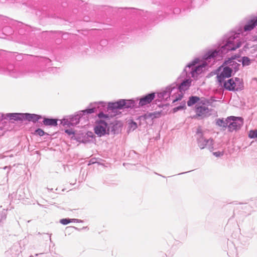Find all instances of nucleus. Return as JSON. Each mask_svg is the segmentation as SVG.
I'll return each instance as SVG.
<instances>
[{"label": "nucleus", "mask_w": 257, "mask_h": 257, "mask_svg": "<svg viewBox=\"0 0 257 257\" xmlns=\"http://www.w3.org/2000/svg\"><path fill=\"white\" fill-rule=\"evenodd\" d=\"M26 120L32 121L33 122H36L39 119L42 118L41 115L36 114H31L26 113Z\"/></svg>", "instance_id": "obj_16"}, {"label": "nucleus", "mask_w": 257, "mask_h": 257, "mask_svg": "<svg viewBox=\"0 0 257 257\" xmlns=\"http://www.w3.org/2000/svg\"><path fill=\"white\" fill-rule=\"evenodd\" d=\"M178 89L177 88V83H174L168 86L165 89L158 93V97L159 98L166 99L168 100L169 98L173 101V95L177 96L176 92Z\"/></svg>", "instance_id": "obj_4"}, {"label": "nucleus", "mask_w": 257, "mask_h": 257, "mask_svg": "<svg viewBox=\"0 0 257 257\" xmlns=\"http://www.w3.org/2000/svg\"><path fill=\"white\" fill-rule=\"evenodd\" d=\"M36 133L40 136H43L45 134L44 132L42 129L40 128L36 130Z\"/></svg>", "instance_id": "obj_27"}, {"label": "nucleus", "mask_w": 257, "mask_h": 257, "mask_svg": "<svg viewBox=\"0 0 257 257\" xmlns=\"http://www.w3.org/2000/svg\"><path fill=\"white\" fill-rule=\"evenodd\" d=\"M196 114L200 116H206L209 113V109L205 106H197L196 108Z\"/></svg>", "instance_id": "obj_13"}, {"label": "nucleus", "mask_w": 257, "mask_h": 257, "mask_svg": "<svg viewBox=\"0 0 257 257\" xmlns=\"http://www.w3.org/2000/svg\"><path fill=\"white\" fill-rule=\"evenodd\" d=\"M43 123L45 125L56 126L57 125V119L45 118L43 120Z\"/></svg>", "instance_id": "obj_17"}, {"label": "nucleus", "mask_w": 257, "mask_h": 257, "mask_svg": "<svg viewBox=\"0 0 257 257\" xmlns=\"http://www.w3.org/2000/svg\"><path fill=\"white\" fill-rule=\"evenodd\" d=\"M93 134L92 132H88L83 137L81 141H79L80 142H82L83 143H86L87 142H89L90 140L89 138H91L92 139L93 138Z\"/></svg>", "instance_id": "obj_20"}, {"label": "nucleus", "mask_w": 257, "mask_h": 257, "mask_svg": "<svg viewBox=\"0 0 257 257\" xmlns=\"http://www.w3.org/2000/svg\"><path fill=\"white\" fill-rule=\"evenodd\" d=\"M26 113H17V120H26Z\"/></svg>", "instance_id": "obj_24"}, {"label": "nucleus", "mask_w": 257, "mask_h": 257, "mask_svg": "<svg viewBox=\"0 0 257 257\" xmlns=\"http://www.w3.org/2000/svg\"><path fill=\"white\" fill-rule=\"evenodd\" d=\"M228 129L229 132L239 130L243 124V119L241 117L231 116L227 117Z\"/></svg>", "instance_id": "obj_6"}, {"label": "nucleus", "mask_w": 257, "mask_h": 257, "mask_svg": "<svg viewBox=\"0 0 257 257\" xmlns=\"http://www.w3.org/2000/svg\"><path fill=\"white\" fill-rule=\"evenodd\" d=\"M184 173H182V174H183ZM180 174H182V173H179L178 175H180Z\"/></svg>", "instance_id": "obj_37"}, {"label": "nucleus", "mask_w": 257, "mask_h": 257, "mask_svg": "<svg viewBox=\"0 0 257 257\" xmlns=\"http://www.w3.org/2000/svg\"><path fill=\"white\" fill-rule=\"evenodd\" d=\"M162 111H156L152 112H147L144 115V118L146 119H154V118H159L161 116Z\"/></svg>", "instance_id": "obj_15"}, {"label": "nucleus", "mask_w": 257, "mask_h": 257, "mask_svg": "<svg viewBox=\"0 0 257 257\" xmlns=\"http://www.w3.org/2000/svg\"><path fill=\"white\" fill-rule=\"evenodd\" d=\"M65 133H67L69 135L74 134V132L71 129H67L65 131Z\"/></svg>", "instance_id": "obj_31"}, {"label": "nucleus", "mask_w": 257, "mask_h": 257, "mask_svg": "<svg viewBox=\"0 0 257 257\" xmlns=\"http://www.w3.org/2000/svg\"><path fill=\"white\" fill-rule=\"evenodd\" d=\"M248 137L251 139L257 138V130L250 131L248 134Z\"/></svg>", "instance_id": "obj_23"}, {"label": "nucleus", "mask_w": 257, "mask_h": 257, "mask_svg": "<svg viewBox=\"0 0 257 257\" xmlns=\"http://www.w3.org/2000/svg\"><path fill=\"white\" fill-rule=\"evenodd\" d=\"M94 131L95 134L99 137L109 135L108 121L102 119L96 120Z\"/></svg>", "instance_id": "obj_5"}, {"label": "nucleus", "mask_w": 257, "mask_h": 257, "mask_svg": "<svg viewBox=\"0 0 257 257\" xmlns=\"http://www.w3.org/2000/svg\"><path fill=\"white\" fill-rule=\"evenodd\" d=\"M257 26V16L249 21L244 26V31H249L252 30L254 27Z\"/></svg>", "instance_id": "obj_14"}, {"label": "nucleus", "mask_w": 257, "mask_h": 257, "mask_svg": "<svg viewBox=\"0 0 257 257\" xmlns=\"http://www.w3.org/2000/svg\"><path fill=\"white\" fill-rule=\"evenodd\" d=\"M199 97L196 96H192L190 97L189 100L187 101L188 106H192L193 105L196 103L199 100Z\"/></svg>", "instance_id": "obj_19"}, {"label": "nucleus", "mask_w": 257, "mask_h": 257, "mask_svg": "<svg viewBox=\"0 0 257 257\" xmlns=\"http://www.w3.org/2000/svg\"><path fill=\"white\" fill-rule=\"evenodd\" d=\"M232 70L231 68L226 66L223 68L222 71L217 75V78L220 85L226 78H229L231 76Z\"/></svg>", "instance_id": "obj_8"}, {"label": "nucleus", "mask_w": 257, "mask_h": 257, "mask_svg": "<svg viewBox=\"0 0 257 257\" xmlns=\"http://www.w3.org/2000/svg\"><path fill=\"white\" fill-rule=\"evenodd\" d=\"M6 218V216L3 212H0V222Z\"/></svg>", "instance_id": "obj_32"}, {"label": "nucleus", "mask_w": 257, "mask_h": 257, "mask_svg": "<svg viewBox=\"0 0 257 257\" xmlns=\"http://www.w3.org/2000/svg\"><path fill=\"white\" fill-rule=\"evenodd\" d=\"M123 101L122 104V108H138L137 105L138 100H135L133 99H121Z\"/></svg>", "instance_id": "obj_11"}, {"label": "nucleus", "mask_w": 257, "mask_h": 257, "mask_svg": "<svg viewBox=\"0 0 257 257\" xmlns=\"http://www.w3.org/2000/svg\"><path fill=\"white\" fill-rule=\"evenodd\" d=\"M98 104H102V102H95L93 104H92V105L94 106H93L90 108H88L78 112L76 114L73 116H70L69 119H64L62 121V123L64 125H68L69 126H73L77 124L79 122L80 118L83 115V114H84L85 113L91 114L95 112V111L96 110V106H97Z\"/></svg>", "instance_id": "obj_2"}, {"label": "nucleus", "mask_w": 257, "mask_h": 257, "mask_svg": "<svg viewBox=\"0 0 257 257\" xmlns=\"http://www.w3.org/2000/svg\"><path fill=\"white\" fill-rule=\"evenodd\" d=\"M213 155L216 157H220V156H223V153L218 151V152H214Z\"/></svg>", "instance_id": "obj_29"}, {"label": "nucleus", "mask_w": 257, "mask_h": 257, "mask_svg": "<svg viewBox=\"0 0 257 257\" xmlns=\"http://www.w3.org/2000/svg\"><path fill=\"white\" fill-rule=\"evenodd\" d=\"M222 83L224 88L229 91H239L243 88L241 80L238 77L230 78L227 81L224 80Z\"/></svg>", "instance_id": "obj_3"}, {"label": "nucleus", "mask_w": 257, "mask_h": 257, "mask_svg": "<svg viewBox=\"0 0 257 257\" xmlns=\"http://www.w3.org/2000/svg\"><path fill=\"white\" fill-rule=\"evenodd\" d=\"M186 105H185V103H183V104L182 105H179L177 107H176L174 108V111L175 112L178 111V110H181V109H183V108H184L185 107Z\"/></svg>", "instance_id": "obj_26"}, {"label": "nucleus", "mask_w": 257, "mask_h": 257, "mask_svg": "<svg viewBox=\"0 0 257 257\" xmlns=\"http://www.w3.org/2000/svg\"><path fill=\"white\" fill-rule=\"evenodd\" d=\"M98 117L100 119H102V120H106V121H109V118L108 114H105L102 112H101L98 114Z\"/></svg>", "instance_id": "obj_22"}, {"label": "nucleus", "mask_w": 257, "mask_h": 257, "mask_svg": "<svg viewBox=\"0 0 257 257\" xmlns=\"http://www.w3.org/2000/svg\"><path fill=\"white\" fill-rule=\"evenodd\" d=\"M50 241H51V235L50 236Z\"/></svg>", "instance_id": "obj_36"}, {"label": "nucleus", "mask_w": 257, "mask_h": 257, "mask_svg": "<svg viewBox=\"0 0 257 257\" xmlns=\"http://www.w3.org/2000/svg\"><path fill=\"white\" fill-rule=\"evenodd\" d=\"M228 123L229 121H227V118L225 120H224L223 118H218L216 120V124L220 127H222L223 130L228 127Z\"/></svg>", "instance_id": "obj_18"}, {"label": "nucleus", "mask_w": 257, "mask_h": 257, "mask_svg": "<svg viewBox=\"0 0 257 257\" xmlns=\"http://www.w3.org/2000/svg\"><path fill=\"white\" fill-rule=\"evenodd\" d=\"M155 97V93H149L139 99L138 107L143 106L150 103Z\"/></svg>", "instance_id": "obj_10"}, {"label": "nucleus", "mask_w": 257, "mask_h": 257, "mask_svg": "<svg viewBox=\"0 0 257 257\" xmlns=\"http://www.w3.org/2000/svg\"><path fill=\"white\" fill-rule=\"evenodd\" d=\"M156 174H157V175H160V176H162V177H164V178L165 177V176H162V175H160V174H157V173H156Z\"/></svg>", "instance_id": "obj_34"}, {"label": "nucleus", "mask_w": 257, "mask_h": 257, "mask_svg": "<svg viewBox=\"0 0 257 257\" xmlns=\"http://www.w3.org/2000/svg\"><path fill=\"white\" fill-rule=\"evenodd\" d=\"M16 113H13V114H12V115H16Z\"/></svg>", "instance_id": "obj_35"}, {"label": "nucleus", "mask_w": 257, "mask_h": 257, "mask_svg": "<svg viewBox=\"0 0 257 257\" xmlns=\"http://www.w3.org/2000/svg\"><path fill=\"white\" fill-rule=\"evenodd\" d=\"M30 257H33L32 255L30 256Z\"/></svg>", "instance_id": "obj_38"}, {"label": "nucleus", "mask_w": 257, "mask_h": 257, "mask_svg": "<svg viewBox=\"0 0 257 257\" xmlns=\"http://www.w3.org/2000/svg\"><path fill=\"white\" fill-rule=\"evenodd\" d=\"M81 222L82 220L78 219H70V222Z\"/></svg>", "instance_id": "obj_33"}, {"label": "nucleus", "mask_w": 257, "mask_h": 257, "mask_svg": "<svg viewBox=\"0 0 257 257\" xmlns=\"http://www.w3.org/2000/svg\"><path fill=\"white\" fill-rule=\"evenodd\" d=\"M233 59H229L227 61H225L226 64H228L229 65H232V63H234V61L233 60Z\"/></svg>", "instance_id": "obj_30"}, {"label": "nucleus", "mask_w": 257, "mask_h": 257, "mask_svg": "<svg viewBox=\"0 0 257 257\" xmlns=\"http://www.w3.org/2000/svg\"><path fill=\"white\" fill-rule=\"evenodd\" d=\"M60 222L63 225H67V224H68L70 222V219H69V218L61 219L60 220Z\"/></svg>", "instance_id": "obj_25"}, {"label": "nucleus", "mask_w": 257, "mask_h": 257, "mask_svg": "<svg viewBox=\"0 0 257 257\" xmlns=\"http://www.w3.org/2000/svg\"><path fill=\"white\" fill-rule=\"evenodd\" d=\"M122 126V123L117 121L113 120L108 121V128L109 133L111 132L113 134H117L119 133Z\"/></svg>", "instance_id": "obj_9"}, {"label": "nucleus", "mask_w": 257, "mask_h": 257, "mask_svg": "<svg viewBox=\"0 0 257 257\" xmlns=\"http://www.w3.org/2000/svg\"><path fill=\"white\" fill-rule=\"evenodd\" d=\"M123 101L121 100V99L114 102H109L108 104V110L122 109V104H123Z\"/></svg>", "instance_id": "obj_12"}, {"label": "nucleus", "mask_w": 257, "mask_h": 257, "mask_svg": "<svg viewBox=\"0 0 257 257\" xmlns=\"http://www.w3.org/2000/svg\"><path fill=\"white\" fill-rule=\"evenodd\" d=\"M251 60L246 56L242 57L241 58V63L243 66H249L251 64Z\"/></svg>", "instance_id": "obj_21"}, {"label": "nucleus", "mask_w": 257, "mask_h": 257, "mask_svg": "<svg viewBox=\"0 0 257 257\" xmlns=\"http://www.w3.org/2000/svg\"><path fill=\"white\" fill-rule=\"evenodd\" d=\"M197 135L199 138L198 139V146L201 149L207 148L209 150L212 151L213 149V140L212 139H205L202 135L201 132L199 130L197 131Z\"/></svg>", "instance_id": "obj_7"}, {"label": "nucleus", "mask_w": 257, "mask_h": 257, "mask_svg": "<svg viewBox=\"0 0 257 257\" xmlns=\"http://www.w3.org/2000/svg\"><path fill=\"white\" fill-rule=\"evenodd\" d=\"M240 34L239 33L231 32L226 36L225 43L219 49L211 50L208 51L203 57L205 61L202 64L196 66L199 62V58H195L189 63L185 68L182 73V76H186V78L178 86L177 84V90L176 91L177 96L173 95V103L181 100L183 97V93L187 90L191 85L192 80L190 77L195 78L201 74L203 68L207 65V62L211 60L215 61L218 58L222 57L223 55L230 51H234L241 45Z\"/></svg>", "instance_id": "obj_1"}, {"label": "nucleus", "mask_w": 257, "mask_h": 257, "mask_svg": "<svg viewBox=\"0 0 257 257\" xmlns=\"http://www.w3.org/2000/svg\"><path fill=\"white\" fill-rule=\"evenodd\" d=\"M130 126H131V128L133 129V130H134L137 127V124L135 122H132L130 124Z\"/></svg>", "instance_id": "obj_28"}]
</instances>
